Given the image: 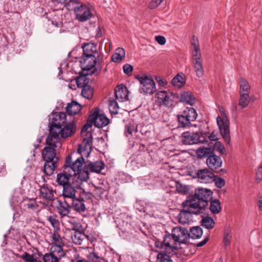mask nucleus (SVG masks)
I'll return each instance as SVG.
<instances>
[{
  "label": "nucleus",
  "mask_w": 262,
  "mask_h": 262,
  "mask_svg": "<svg viewBox=\"0 0 262 262\" xmlns=\"http://www.w3.org/2000/svg\"><path fill=\"white\" fill-rule=\"evenodd\" d=\"M49 126L50 134L47 138L46 143L55 147L61 146L59 135L62 138H66L72 136L76 131L74 122L67 123L66 115L64 113L53 114Z\"/></svg>",
  "instance_id": "1"
},
{
  "label": "nucleus",
  "mask_w": 262,
  "mask_h": 262,
  "mask_svg": "<svg viewBox=\"0 0 262 262\" xmlns=\"http://www.w3.org/2000/svg\"><path fill=\"white\" fill-rule=\"evenodd\" d=\"M84 161V158L80 157L72 162V157L69 155L65 160L64 169L67 170L73 176L76 177L78 175V178L80 179L81 181L86 182L89 179V172L88 169H86L85 166L82 168Z\"/></svg>",
  "instance_id": "2"
},
{
  "label": "nucleus",
  "mask_w": 262,
  "mask_h": 262,
  "mask_svg": "<svg viewBox=\"0 0 262 262\" xmlns=\"http://www.w3.org/2000/svg\"><path fill=\"white\" fill-rule=\"evenodd\" d=\"M221 116H218L216 122L221 134L227 144L230 141L229 120L227 118L224 108L223 107L219 108Z\"/></svg>",
  "instance_id": "3"
},
{
  "label": "nucleus",
  "mask_w": 262,
  "mask_h": 262,
  "mask_svg": "<svg viewBox=\"0 0 262 262\" xmlns=\"http://www.w3.org/2000/svg\"><path fill=\"white\" fill-rule=\"evenodd\" d=\"M136 78L141 84V93L145 94H152L156 91L155 83L154 80L147 75H137Z\"/></svg>",
  "instance_id": "4"
},
{
  "label": "nucleus",
  "mask_w": 262,
  "mask_h": 262,
  "mask_svg": "<svg viewBox=\"0 0 262 262\" xmlns=\"http://www.w3.org/2000/svg\"><path fill=\"white\" fill-rule=\"evenodd\" d=\"M74 12L75 19L79 22L86 21L93 16L91 8L85 4L74 6Z\"/></svg>",
  "instance_id": "5"
},
{
  "label": "nucleus",
  "mask_w": 262,
  "mask_h": 262,
  "mask_svg": "<svg viewBox=\"0 0 262 262\" xmlns=\"http://www.w3.org/2000/svg\"><path fill=\"white\" fill-rule=\"evenodd\" d=\"M100 59H102V58L99 55H98L97 57L96 56H90V57H85L83 56L82 60L80 61V63L81 64L82 68L83 70L85 71H90L92 70L95 66L96 64L97 66V69L99 70H100L102 66H101V61Z\"/></svg>",
  "instance_id": "6"
},
{
  "label": "nucleus",
  "mask_w": 262,
  "mask_h": 262,
  "mask_svg": "<svg viewBox=\"0 0 262 262\" xmlns=\"http://www.w3.org/2000/svg\"><path fill=\"white\" fill-rule=\"evenodd\" d=\"M89 120L98 128H102L110 122V120L105 115L99 114V109L98 107L95 108L93 113L90 115Z\"/></svg>",
  "instance_id": "7"
},
{
  "label": "nucleus",
  "mask_w": 262,
  "mask_h": 262,
  "mask_svg": "<svg viewBox=\"0 0 262 262\" xmlns=\"http://www.w3.org/2000/svg\"><path fill=\"white\" fill-rule=\"evenodd\" d=\"M212 192L211 190L206 188H200L195 190L193 197L198 201L203 207H206L208 202L212 198Z\"/></svg>",
  "instance_id": "8"
},
{
  "label": "nucleus",
  "mask_w": 262,
  "mask_h": 262,
  "mask_svg": "<svg viewBox=\"0 0 262 262\" xmlns=\"http://www.w3.org/2000/svg\"><path fill=\"white\" fill-rule=\"evenodd\" d=\"M172 237L174 241V244L177 243L184 244L189 239V234L188 230L184 228L176 227L172 230Z\"/></svg>",
  "instance_id": "9"
},
{
  "label": "nucleus",
  "mask_w": 262,
  "mask_h": 262,
  "mask_svg": "<svg viewBox=\"0 0 262 262\" xmlns=\"http://www.w3.org/2000/svg\"><path fill=\"white\" fill-rule=\"evenodd\" d=\"M156 95L160 105L167 107L172 105L173 101L177 97L174 94L169 91H159Z\"/></svg>",
  "instance_id": "10"
},
{
  "label": "nucleus",
  "mask_w": 262,
  "mask_h": 262,
  "mask_svg": "<svg viewBox=\"0 0 262 262\" xmlns=\"http://www.w3.org/2000/svg\"><path fill=\"white\" fill-rule=\"evenodd\" d=\"M183 207L190 212L192 214H199L202 212V210L205 207H203L201 203L198 202L194 197L191 200H188L183 203Z\"/></svg>",
  "instance_id": "11"
},
{
  "label": "nucleus",
  "mask_w": 262,
  "mask_h": 262,
  "mask_svg": "<svg viewBox=\"0 0 262 262\" xmlns=\"http://www.w3.org/2000/svg\"><path fill=\"white\" fill-rule=\"evenodd\" d=\"M80 187L78 183H70L63 187L62 196L64 200H71L76 197V193Z\"/></svg>",
  "instance_id": "12"
},
{
  "label": "nucleus",
  "mask_w": 262,
  "mask_h": 262,
  "mask_svg": "<svg viewBox=\"0 0 262 262\" xmlns=\"http://www.w3.org/2000/svg\"><path fill=\"white\" fill-rule=\"evenodd\" d=\"M177 244H174V241L171 234L166 235L162 242H156L155 246L161 250H165L169 253H172L176 249Z\"/></svg>",
  "instance_id": "13"
},
{
  "label": "nucleus",
  "mask_w": 262,
  "mask_h": 262,
  "mask_svg": "<svg viewBox=\"0 0 262 262\" xmlns=\"http://www.w3.org/2000/svg\"><path fill=\"white\" fill-rule=\"evenodd\" d=\"M196 175L201 183H210L214 180V174L206 168L199 169Z\"/></svg>",
  "instance_id": "14"
},
{
  "label": "nucleus",
  "mask_w": 262,
  "mask_h": 262,
  "mask_svg": "<svg viewBox=\"0 0 262 262\" xmlns=\"http://www.w3.org/2000/svg\"><path fill=\"white\" fill-rule=\"evenodd\" d=\"M182 142L185 145L196 144L201 141L200 136L198 133L186 132L182 135Z\"/></svg>",
  "instance_id": "15"
},
{
  "label": "nucleus",
  "mask_w": 262,
  "mask_h": 262,
  "mask_svg": "<svg viewBox=\"0 0 262 262\" xmlns=\"http://www.w3.org/2000/svg\"><path fill=\"white\" fill-rule=\"evenodd\" d=\"M45 147L42 151V157L43 160H52L55 162L59 161V158L56 155L55 148L57 147L52 145Z\"/></svg>",
  "instance_id": "16"
},
{
  "label": "nucleus",
  "mask_w": 262,
  "mask_h": 262,
  "mask_svg": "<svg viewBox=\"0 0 262 262\" xmlns=\"http://www.w3.org/2000/svg\"><path fill=\"white\" fill-rule=\"evenodd\" d=\"M206 164L209 169L215 170L222 166V160L220 156L213 153L206 159Z\"/></svg>",
  "instance_id": "17"
},
{
  "label": "nucleus",
  "mask_w": 262,
  "mask_h": 262,
  "mask_svg": "<svg viewBox=\"0 0 262 262\" xmlns=\"http://www.w3.org/2000/svg\"><path fill=\"white\" fill-rule=\"evenodd\" d=\"M56 249H50V252L46 253L43 256V262H59V260L64 256V253L55 251Z\"/></svg>",
  "instance_id": "18"
},
{
  "label": "nucleus",
  "mask_w": 262,
  "mask_h": 262,
  "mask_svg": "<svg viewBox=\"0 0 262 262\" xmlns=\"http://www.w3.org/2000/svg\"><path fill=\"white\" fill-rule=\"evenodd\" d=\"M58 205L56 207L58 212L61 217L67 216L71 212V205L68 202V200H64L63 201L61 200L57 201Z\"/></svg>",
  "instance_id": "19"
},
{
  "label": "nucleus",
  "mask_w": 262,
  "mask_h": 262,
  "mask_svg": "<svg viewBox=\"0 0 262 262\" xmlns=\"http://www.w3.org/2000/svg\"><path fill=\"white\" fill-rule=\"evenodd\" d=\"M192 61L202 60V54L197 39L194 37L191 41Z\"/></svg>",
  "instance_id": "20"
},
{
  "label": "nucleus",
  "mask_w": 262,
  "mask_h": 262,
  "mask_svg": "<svg viewBox=\"0 0 262 262\" xmlns=\"http://www.w3.org/2000/svg\"><path fill=\"white\" fill-rule=\"evenodd\" d=\"M83 52V56L90 57V56H97L98 54L96 44L92 42L85 43L82 45Z\"/></svg>",
  "instance_id": "21"
},
{
  "label": "nucleus",
  "mask_w": 262,
  "mask_h": 262,
  "mask_svg": "<svg viewBox=\"0 0 262 262\" xmlns=\"http://www.w3.org/2000/svg\"><path fill=\"white\" fill-rule=\"evenodd\" d=\"M53 245L50 249H56L55 251L61 253H64L63 250V247L64 246L62 239L58 233H54L52 235Z\"/></svg>",
  "instance_id": "22"
},
{
  "label": "nucleus",
  "mask_w": 262,
  "mask_h": 262,
  "mask_svg": "<svg viewBox=\"0 0 262 262\" xmlns=\"http://www.w3.org/2000/svg\"><path fill=\"white\" fill-rule=\"evenodd\" d=\"M73 177L72 174L67 170H64L63 172H60L57 175L56 182L59 185L63 187L71 182V179Z\"/></svg>",
  "instance_id": "23"
},
{
  "label": "nucleus",
  "mask_w": 262,
  "mask_h": 262,
  "mask_svg": "<svg viewBox=\"0 0 262 262\" xmlns=\"http://www.w3.org/2000/svg\"><path fill=\"white\" fill-rule=\"evenodd\" d=\"M71 201V207L76 212L82 213L86 210L85 201L83 199L74 198L70 200Z\"/></svg>",
  "instance_id": "24"
},
{
  "label": "nucleus",
  "mask_w": 262,
  "mask_h": 262,
  "mask_svg": "<svg viewBox=\"0 0 262 262\" xmlns=\"http://www.w3.org/2000/svg\"><path fill=\"white\" fill-rule=\"evenodd\" d=\"M40 193L42 198L48 201H53L54 197V191L52 187L44 184L40 187Z\"/></svg>",
  "instance_id": "25"
},
{
  "label": "nucleus",
  "mask_w": 262,
  "mask_h": 262,
  "mask_svg": "<svg viewBox=\"0 0 262 262\" xmlns=\"http://www.w3.org/2000/svg\"><path fill=\"white\" fill-rule=\"evenodd\" d=\"M20 207L27 212L34 211L38 208V204L35 200L25 199L20 203Z\"/></svg>",
  "instance_id": "26"
},
{
  "label": "nucleus",
  "mask_w": 262,
  "mask_h": 262,
  "mask_svg": "<svg viewBox=\"0 0 262 262\" xmlns=\"http://www.w3.org/2000/svg\"><path fill=\"white\" fill-rule=\"evenodd\" d=\"M105 166L104 163L102 161H97L94 162H90L85 165L86 169L88 171L90 170L92 172L100 173L101 171L104 169Z\"/></svg>",
  "instance_id": "27"
},
{
  "label": "nucleus",
  "mask_w": 262,
  "mask_h": 262,
  "mask_svg": "<svg viewBox=\"0 0 262 262\" xmlns=\"http://www.w3.org/2000/svg\"><path fill=\"white\" fill-rule=\"evenodd\" d=\"M115 94L116 98L120 102L124 101L128 98L127 90L124 86H118L115 90Z\"/></svg>",
  "instance_id": "28"
},
{
  "label": "nucleus",
  "mask_w": 262,
  "mask_h": 262,
  "mask_svg": "<svg viewBox=\"0 0 262 262\" xmlns=\"http://www.w3.org/2000/svg\"><path fill=\"white\" fill-rule=\"evenodd\" d=\"M45 163L44 164V172L46 175L50 176L52 175L55 168L58 167V162L52 160H44Z\"/></svg>",
  "instance_id": "29"
},
{
  "label": "nucleus",
  "mask_w": 262,
  "mask_h": 262,
  "mask_svg": "<svg viewBox=\"0 0 262 262\" xmlns=\"http://www.w3.org/2000/svg\"><path fill=\"white\" fill-rule=\"evenodd\" d=\"M184 209L180 212L178 216V219L180 223L182 224H189L192 220V214L190 212H189L185 208Z\"/></svg>",
  "instance_id": "30"
},
{
  "label": "nucleus",
  "mask_w": 262,
  "mask_h": 262,
  "mask_svg": "<svg viewBox=\"0 0 262 262\" xmlns=\"http://www.w3.org/2000/svg\"><path fill=\"white\" fill-rule=\"evenodd\" d=\"M73 230L75 231V232L72 236V239L75 244L81 245L84 241L88 238V236L83 232L76 230L75 228Z\"/></svg>",
  "instance_id": "31"
},
{
  "label": "nucleus",
  "mask_w": 262,
  "mask_h": 262,
  "mask_svg": "<svg viewBox=\"0 0 262 262\" xmlns=\"http://www.w3.org/2000/svg\"><path fill=\"white\" fill-rule=\"evenodd\" d=\"M81 110V105L74 101L68 103L66 107V112L70 115L77 114Z\"/></svg>",
  "instance_id": "32"
},
{
  "label": "nucleus",
  "mask_w": 262,
  "mask_h": 262,
  "mask_svg": "<svg viewBox=\"0 0 262 262\" xmlns=\"http://www.w3.org/2000/svg\"><path fill=\"white\" fill-rule=\"evenodd\" d=\"M125 50L122 48H118L112 56V61L114 62H120L125 58Z\"/></svg>",
  "instance_id": "33"
},
{
  "label": "nucleus",
  "mask_w": 262,
  "mask_h": 262,
  "mask_svg": "<svg viewBox=\"0 0 262 262\" xmlns=\"http://www.w3.org/2000/svg\"><path fill=\"white\" fill-rule=\"evenodd\" d=\"M239 94H250L251 86L249 82L244 78L241 77L239 81Z\"/></svg>",
  "instance_id": "34"
},
{
  "label": "nucleus",
  "mask_w": 262,
  "mask_h": 262,
  "mask_svg": "<svg viewBox=\"0 0 262 262\" xmlns=\"http://www.w3.org/2000/svg\"><path fill=\"white\" fill-rule=\"evenodd\" d=\"M213 149L209 147H200L197 149L196 151L198 157L201 159L204 158H206L207 159L208 157L213 154Z\"/></svg>",
  "instance_id": "35"
},
{
  "label": "nucleus",
  "mask_w": 262,
  "mask_h": 262,
  "mask_svg": "<svg viewBox=\"0 0 262 262\" xmlns=\"http://www.w3.org/2000/svg\"><path fill=\"white\" fill-rule=\"evenodd\" d=\"M170 253H168L165 250H161L158 252L157 256L156 262H173L169 256Z\"/></svg>",
  "instance_id": "36"
},
{
  "label": "nucleus",
  "mask_w": 262,
  "mask_h": 262,
  "mask_svg": "<svg viewBox=\"0 0 262 262\" xmlns=\"http://www.w3.org/2000/svg\"><path fill=\"white\" fill-rule=\"evenodd\" d=\"M180 101L192 105L195 103V99L191 93L184 92L181 95Z\"/></svg>",
  "instance_id": "37"
},
{
  "label": "nucleus",
  "mask_w": 262,
  "mask_h": 262,
  "mask_svg": "<svg viewBox=\"0 0 262 262\" xmlns=\"http://www.w3.org/2000/svg\"><path fill=\"white\" fill-rule=\"evenodd\" d=\"M196 75L198 77L201 78L204 75V68L203 67V61H192Z\"/></svg>",
  "instance_id": "38"
},
{
  "label": "nucleus",
  "mask_w": 262,
  "mask_h": 262,
  "mask_svg": "<svg viewBox=\"0 0 262 262\" xmlns=\"http://www.w3.org/2000/svg\"><path fill=\"white\" fill-rule=\"evenodd\" d=\"M189 238L192 239L200 238L203 234V230L199 226L192 227L190 230V232H188Z\"/></svg>",
  "instance_id": "39"
},
{
  "label": "nucleus",
  "mask_w": 262,
  "mask_h": 262,
  "mask_svg": "<svg viewBox=\"0 0 262 262\" xmlns=\"http://www.w3.org/2000/svg\"><path fill=\"white\" fill-rule=\"evenodd\" d=\"M183 114L187 117L190 121H194L198 116L195 110L192 107H186L183 112Z\"/></svg>",
  "instance_id": "40"
},
{
  "label": "nucleus",
  "mask_w": 262,
  "mask_h": 262,
  "mask_svg": "<svg viewBox=\"0 0 262 262\" xmlns=\"http://www.w3.org/2000/svg\"><path fill=\"white\" fill-rule=\"evenodd\" d=\"M250 98L248 94H239L238 105L242 108L247 107L250 103Z\"/></svg>",
  "instance_id": "41"
},
{
  "label": "nucleus",
  "mask_w": 262,
  "mask_h": 262,
  "mask_svg": "<svg viewBox=\"0 0 262 262\" xmlns=\"http://www.w3.org/2000/svg\"><path fill=\"white\" fill-rule=\"evenodd\" d=\"M86 136L88 138H84L82 144L79 145V150H81L82 151L91 148V143L92 141V135L90 133H87Z\"/></svg>",
  "instance_id": "42"
},
{
  "label": "nucleus",
  "mask_w": 262,
  "mask_h": 262,
  "mask_svg": "<svg viewBox=\"0 0 262 262\" xmlns=\"http://www.w3.org/2000/svg\"><path fill=\"white\" fill-rule=\"evenodd\" d=\"M209 209L212 213L215 214L219 213L222 210L220 201L217 199L212 200Z\"/></svg>",
  "instance_id": "43"
},
{
  "label": "nucleus",
  "mask_w": 262,
  "mask_h": 262,
  "mask_svg": "<svg viewBox=\"0 0 262 262\" xmlns=\"http://www.w3.org/2000/svg\"><path fill=\"white\" fill-rule=\"evenodd\" d=\"M215 225V222L212 218L209 216H206L202 219L201 221V225L207 229H211L213 228Z\"/></svg>",
  "instance_id": "44"
},
{
  "label": "nucleus",
  "mask_w": 262,
  "mask_h": 262,
  "mask_svg": "<svg viewBox=\"0 0 262 262\" xmlns=\"http://www.w3.org/2000/svg\"><path fill=\"white\" fill-rule=\"evenodd\" d=\"M177 118L179 123V127H186L189 126L190 124V120L183 113L181 115H178Z\"/></svg>",
  "instance_id": "45"
},
{
  "label": "nucleus",
  "mask_w": 262,
  "mask_h": 262,
  "mask_svg": "<svg viewBox=\"0 0 262 262\" xmlns=\"http://www.w3.org/2000/svg\"><path fill=\"white\" fill-rule=\"evenodd\" d=\"M93 93V89L89 85L82 88L81 95L83 97L88 99L92 98Z\"/></svg>",
  "instance_id": "46"
},
{
  "label": "nucleus",
  "mask_w": 262,
  "mask_h": 262,
  "mask_svg": "<svg viewBox=\"0 0 262 262\" xmlns=\"http://www.w3.org/2000/svg\"><path fill=\"white\" fill-rule=\"evenodd\" d=\"M89 79L85 75L80 76L76 79L77 86L80 88H82L86 85H89Z\"/></svg>",
  "instance_id": "47"
},
{
  "label": "nucleus",
  "mask_w": 262,
  "mask_h": 262,
  "mask_svg": "<svg viewBox=\"0 0 262 262\" xmlns=\"http://www.w3.org/2000/svg\"><path fill=\"white\" fill-rule=\"evenodd\" d=\"M119 106L116 100L114 99L109 101V110L111 113L117 114L118 113Z\"/></svg>",
  "instance_id": "48"
},
{
  "label": "nucleus",
  "mask_w": 262,
  "mask_h": 262,
  "mask_svg": "<svg viewBox=\"0 0 262 262\" xmlns=\"http://www.w3.org/2000/svg\"><path fill=\"white\" fill-rule=\"evenodd\" d=\"M172 84L178 88H181L183 85V78L180 75H177L171 80Z\"/></svg>",
  "instance_id": "49"
},
{
  "label": "nucleus",
  "mask_w": 262,
  "mask_h": 262,
  "mask_svg": "<svg viewBox=\"0 0 262 262\" xmlns=\"http://www.w3.org/2000/svg\"><path fill=\"white\" fill-rule=\"evenodd\" d=\"M137 132V128L133 124H129L125 126V135L126 137L132 135L133 133Z\"/></svg>",
  "instance_id": "50"
},
{
  "label": "nucleus",
  "mask_w": 262,
  "mask_h": 262,
  "mask_svg": "<svg viewBox=\"0 0 262 262\" xmlns=\"http://www.w3.org/2000/svg\"><path fill=\"white\" fill-rule=\"evenodd\" d=\"M89 257L92 262H107L104 259L98 256L95 252L90 253Z\"/></svg>",
  "instance_id": "51"
},
{
  "label": "nucleus",
  "mask_w": 262,
  "mask_h": 262,
  "mask_svg": "<svg viewBox=\"0 0 262 262\" xmlns=\"http://www.w3.org/2000/svg\"><path fill=\"white\" fill-rule=\"evenodd\" d=\"M21 258L26 262H37V259L34 257L33 255L27 252H25L21 255Z\"/></svg>",
  "instance_id": "52"
},
{
  "label": "nucleus",
  "mask_w": 262,
  "mask_h": 262,
  "mask_svg": "<svg viewBox=\"0 0 262 262\" xmlns=\"http://www.w3.org/2000/svg\"><path fill=\"white\" fill-rule=\"evenodd\" d=\"M232 238V234L230 231H225L224 235V244L225 246H227L230 244Z\"/></svg>",
  "instance_id": "53"
},
{
  "label": "nucleus",
  "mask_w": 262,
  "mask_h": 262,
  "mask_svg": "<svg viewBox=\"0 0 262 262\" xmlns=\"http://www.w3.org/2000/svg\"><path fill=\"white\" fill-rule=\"evenodd\" d=\"M215 183L216 187L221 188L225 184V182L223 178L220 177H216L214 175V180L213 181Z\"/></svg>",
  "instance_id": "54"
},
{
  "label": "nucleus",
  "mask_w": 262,
  "mask_h": 262,
  "mask_svg": "<svg viewBox=\"0 0 262 262\" xmlns=\"http://www.w3.org/2000/svg\"><path fill=\"white\" fill-rule=\"evenodd\" d=\"M56 217V215H51L49 216L47 219L54 228H57L59 226V222Z\"/></svg>",
  "instance_id": "55"
},
{
  "label": "nucleus",
  "mask_w": 262,
  "mask_h": 262,
  "mask_svg": "<svg viewBox=\"0 0 262 262\" xmlns=\"http://www.w3.org/2000/svg\"><path fill=\"white\" fill-rule=\"evenodd\" d=\"M105 190H106L105 189L103 188H102L101 187H99V186L96 187V186H95V188H94V193L97 196L101 198L102 194H103V193H104V191Z\"/></svg>",
  "instance_id": "56"
},
{
  "label": "nucleus",
  "mask_w": 262,
  "mask_h": 262,
  "mask_svg": "<svg viewBox=\"0 0 262 262\" xmlns=\"http://www.w3.org/2000/svg\"><path fill=\"white\" fill-rule=\"evenodd\" d=\"M123 69L125 74L129 75L133 70V67L129 64L126 63L123 66Z\"/></svg>",
  "instance_id": "57"
},
{
  "label": "nucleus",
  "mask_w": 262,
  "mask_h": 262,
  "mask_svg": "<svg viewBox=\"0 0 262 262\" xmlns=\"http://www.w3.org/2000/svg\"><path fill=\"white\" fill-rule=\"evenodd\" d=\"M81 4H84L81 2V0H69V2L67 4L68 7L73 6V8L75 6H79Z\"/></svg>",
  "instance_id": "58"
},
{
  "label": "nucleus",
  "mask_w": 262,
  "mask_h": 262,
  "mask_svg": "<svg viewBox=\"0 0 262 262\" xmlns=\"http://www.w3.org/2000/svg\"><path fill=\"white\" fill-rule=\"evenodd\" d=\"M164 0H153L149 4L150 9H155Z\"/></svg>",
  "instance_id": "59"
},
{
  "label": "nucleus",
  "mask_w": 262,
  "mask_h": 262,
  "mask_svg": "<svg viewBox=\"0 0 262 262\" xmlns=\"http://www.w3.org/2000/svg\"><path fill=\"white\" fill-rule=\"evenodd\" d=\"M214 147L216 150L218 151L220 153L223 152L225 149L222 144L219 141H216L215 143Z\"/></svg>",
  "instance_id": "60"
},
{
  "label": "nucleus",
  "mask_w": 262,
  "mask_h": 262,
  "mask_svg": "<svg viewBox=\"0 0 262 262\" xmlns=\"http://www.w3.org/2000/svg\"><path fill=\"white\" fill-rule=\"evenodd\" d=\"M155 40L160 45H164L166 43V38L161 35L156 36Z\"/></svg>",
  "instance_id": "61"
},
{
  "label": "nucleus",
  "mask_w": 262,
  "mask_h": 262,
  "mask_svg": "<svg viewBox=\"0 0 262 262\" xmlns=\"http://www.w3.org/2000/svg\"><path fill=\"white\" fill-rule=\"evenodd\" d=\"M93 125V123L90 121L89 118L86 124H85L82 128L81 132H85L88 129L91 127Z\"/></svg>",
  "instance_id": "62"
},
{
  "label": "nucleus",
  "mask_w": 262,
  "mask_h": 262,
  "mask_svg": "<svg viewBox=\"0 0 262 262\" xmlns=\"http://www.w3.org/2000/svg\"><path fill=\"white\" fill-rule=\"evenodd\" d=\"M209 139L210 141H217L218 140L217 133L215 132H213L209 136Z\"/></svg>",
  "instance_id": "63"
},
{
  "label": "nucleus",
  "mask_w": 262,
  "mask_h": 262,
  "mask_svg": "<svg viewBox=\"0 0 262 262\" xmlns=\"http://www.w3.org/2000/svg\"><path fill=\"white\" fill-rule=\"evenodd\" d=\"M209 237L208 236H207L206 237L203 241L200 242H199L197 245H196V246L198 247H202L204 245H205L207 242L209 241Z\"/></svg>",
  "instance_id": "64"
}]
</instances>
